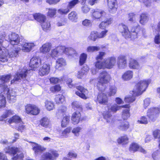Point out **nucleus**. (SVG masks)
Segmentation results:
<instances>
[{"instance_id": "nucleus-1", "label": "nucleus", "mask_w": 160, "mask_h": 160, "mask_svg": "<svg viewBox=\"0 0 160 160\" xmlns=\"http://www.w3.org/2000/svg\"><path fill=\"white\" fill-rule=\"evenodd\" d=\"M4 38V37L0 38V53H4L5 52L11 58L18 56L19 52L21 50L20 47V38L19 35L15 33H12L11 36H9V44L13 49L9 52L5 47L2 46Z\"/></svg>"}, {"instance_id": "nucleus-2", "label": "nucleus", "mask_w": 160, "mask_h": 160, "mask_svg": "<svg viewBox=\"0 0 160 160\" xmlns=\"http://www.w3.org/2000/svg\"><path fill=\"white\" fill-rule=\"evenodd\" d=\"M98 79L97 87L99 90H101L106 88V84L109 83L112 80V77L107 71H102L99 73Z\"/></svg>"}, {"instance_id": "nucleus-3", "label": "nucleus", "mask_w": 160, "mask_h": 160, "mask_svg": "<svg viewBox=\"0 0 160 160\" xmlns=\"http://www.w3.org/2000/svg\"><path fill=\"white\" fill-rule=\"evenodd\" d=\"M151 80L149 79L140 80L136 82L134 86L135 90L132 91V94L136 96L142 95L146 91L150 83Z\"/></svg>"}, {"instance_id": "nucleus-4", "label": "nucleus", "mask_w": 160, "mask_h": 160, "mask_svg": "<svg viewBox=\"0 0 160 160\" xmlns=\"http://www.w3.org/2000/svg\"><path fill=\"white\" fill-rule=\"evenodd\" d=\"M116 64V59L114 56L109 57L102 62H97L96 68L99 69H111L113 68Z\"/></svg>"}, {"instance_id": "nucleus-5", "label": "nucleus", "mask_w": 160, "mask_h": 160, "mask_svg": "<svg viewBox=\"0 0 160 160\" xmlns=\"http://www.w3.org/2000/svg\"><path fill=\"white\" fill-rule=\"evenodd\" d=\"M160 113V108L151 107L147 111V116L150 121L154 122L158 117Z\"/></svg>"}, {"instance_id": "nucleus-6", "label": "nucleus", "mask_w": 160, "mask_h": 160, "mask_svg": "<svg viewBox=\"0 0 160 160\" xmlns=\"http://www.w3.org/2000/svg\"><path fill=\"white\" fill-rule=\"evenodd\" d=\"M25 112L27 114L36 116L40 112V109L36 105L32 104H27L25 106Z\"/></svg>"}, {"instance_id": "nucleus-7", "label": "nucleus", "mask_w": 160, "mask_h": 160, "mask_svg": "<svg viewBox=\"0 0 160 160\" xmlns=\"http://www.w3.org/2000/svg\"><path fill=\"white\" fill-rule=\"evenodd\" d=\"M83 111H76L72 114L71 121L72 124L76 125L78 124L86 119V116H82L81 112Z\"/></svg>"}, {"instance_id": "nucleus-8", "label": "nucleus", "mask_w": 160, "mask_h": 160, "mask_svg": "<svg viewBox=\"0 0 160 160\" xmlns=\"http://www.w3.org/2000/svg\"><path fill=\"white\" fill-rule=\"evenodd\" d=\"M59 154L56 150H51L49 152H46L41 156L40 160H55Z\"/></svg>"}, {"instance_id": "nucleus-9", "label": "nucleus", "mask_w": 160, "mask_h": 160, "mask_svg": "<svg viewBox=\"0 0 160 160\" xmlns=\"http://www.w3.org/2000/svg\"><path fill=\"white\" fill-rule=\"evenodd\" d=\"M76 88L78 90L75 92L77 96L84 100L88 98L87 95L88 94V91L87 89L80 85L77 86Z\"/></svg>"}, {"instance_id": "nucleus-10", "label": "nucleus", "mask_w": 160, "mask_h": 160, "mask_svg": "<svg viewBox=\"0 0 160 160\" xmlns=\"http://www.w3.org/2000/svg\"><path fill=\"white\" fill-rule=\"evenodd\" d=\"M41 63V60L39 57L33 56L30 60L29 66L31 69L35 70L39 67Z\"/></svg>"}, {"instance_id": "nucleus-11", "label": "nucleus", "mask_w": 160, "mask_h": 160, "mask_svg": "<svg viewBox=\"0 0 160 160\" xmlns=\"http://www.w3.org/2000/svg\"><path fill=\"white\" fill-rule=\"evenodd\" d=\"M127 58L126 55L121 54L117 58V65L119 68H124L127 65Z\"/></svg>"}, {"instance_id": "nucleus-12", "label": "nucleus", "mask_w": 160, "mask_h": 160, "mask_svg": "<svg viewBox=\"0 0 160 160\" xmlns=\"http://www.w3.org/2000/svg\"><path fill=\"white\" fill-rule=\"evenodd\" d=\"M108 98L106 94L103 93H99L98 94L97 98L95 100L99 104L103 105H106L108 102Z\"/></svg>"}, {"instance_id": "nucleus-13", "label": "nucleus", "mask_w": 160, "mask_h": 160, "mask_svg": "<svg viewBox=\"0 0 160 160\" xmlns=\"http://www.w3.org/2000/svg\"><path fill=\"white\" fill-rule=\"evenodd\" d=\"M50 71V65L47 63H43L39 70L38 73L41 76L46 75L48 74Z\"/></svg>"}, {"instance_id": "nucleus-14", "label": "nucleus", "mask_w": 160, "mask_h": 160, "mask_svg": "<svg viewBox=\"0 0 160 160\" xmlns=\"http://www.w3.org/2000/svg\"><path fill=\"white\" fill-rule=\"evenodd\" d=\"M108 31H102L100 33H98L97 32L93 31L91 32L88 38L90 40L94 41L98 38H103L106 35V33Z\"/></svg>"}, {"instance_id": "nucleus-15", "label": "nucleus", "mask_w": 160, "mask_h": 160, "mask_svg": "<svg viewBox=\"0 0 160 160\" xmlns=\"http://www.w3.org/2000/svg\"><path fill=\"white\" fill-rule=\"evenodd\" d=\"M108 5L109 9V11L111 13H115L118 8V2L117 0H108Z\"/></svg>"}, {"instance_id": "nucleus-16", "label": "nucleus", "mask_w": 160, "mask_h": 160, "mask_svg": "<svg viewBox=\"0 0 160 160\" xmlns=\"http://www.w3.org/2000/svg\"><path fill=\"white\" fill-rule=\"evenodd\" d=\"M122 35L126 38L134 39L137 38L138 33L136 31H123L122 32Z\"/></svg>"}, {"instance_id": "nucleus-17", "label": "nucleus", "mask_w": 160, "mask_h": 160, "mask_svg": "<svg viewBox=\"0 0 160 160\" xmlns=\"http://www.w3.org/2000/svg\"><path fill=\"white\" fill-rule=\"evenodd\" d=\"M91 13L93 18L95 19L102 18L103 17H106L107 15L105 12L100 10H92Z\"/></svg>"}, {"instance_id": "nucleus-18", "label": "nucleus", "mask_w": 160, "mask_h": 160, "mask_svg": "<svg viewBox=\"0 0 160 160\" xmlns=\"http://www.w3.org/2000/svg\"><path fill=\"white\" fill-rule=\"evenodd\" d=\"M6 153L14 156L18 152H19V150L18 148L15 147H10L8 146L6 147L4 149Z\"/></svg>"}, {"instance_id": "nucleus-19", "label": "nucleus", "mask_w": 160, "mask_h": 160, "mask_svg": "<svg viewBox=\"0 0 160 160\" xmlns=\"http://www.w3.org/2000/svg\"><path fill=\"white\" fill-rule=\"evenodd\" d=\"M117 142L118 144L125 145L129 143V138L127 135L124 134L118 137L117 140Z\"/></svg>"}, {"instance_id": "nucleus-20", "label": "nucleus", "mask_w": 160, "mask_h": 160, "mask_svg": "<svg viewBox=\"0 0 160 160\" xmlns=\"http://www.w3.org/2000/svg\"><path fill=\"white\" fill-rule=\"evenodd\" d=\"M29 17H32L37 22L40 23L45 21L47 18L46 16L41 13H36L35 14L29 15Z\"/></svg>"}, {"instance_id": "nucleus-21", "label": "nucleus", "mask_w": 160, "mask_h": 160, "mask_svg": "<svg viewBox=\"0 0 160 160\" xmlns=\"http://www.w3.org/2000/svg\"><path fill=\"white\" fill-rule=\"evenodd\" d=\"M129 67L131 69H138L140 68V65L137 60L131 58L129 60Z\"/></svg>"}, {"instance_id": "nucleus-22", "label": "nucleus", "mask_w": 160, "mask_h": 160, "mask_svg": "<svg viewBox=\"0 0 160 160\" xmlns=\"http://www.w3.org/2000/svg\"><path fill=\"white\" fill-rule=\"evenodd\" d=\"M38 126L47 128L50 126V121L49 119L47 117H44L42 118L39 121Z\"/></svg>"}, {"instance_id": "nucleus-23", "label": "nucleus", "mask_w": 160, "mask_h": 160, "mask_svg": "<svg viewBox=\"0 0 160 160\" xmlns=\"http://www.w3.org/2000/svg\"><path fill=\"white\" fill-rule=\"evenodd\" d=\"M89 68L87 65L84 66L81 69V70L78 71L77 74V77L78 79H82L83 76L86 75L89 70Z\"/></svg>"}, {"instance_id": "nucleus-24", "label": "nucleus", "mask_w": 160, "mask_h": 160, "mask_svg": "<svg viewBox=\"0 0 160 160\" xmlns=\"http://www.w3.org/2000/svg\"><path fill=\"white\" fill-rule=\"evenodd\" d=\"M29 143L33 144L32 149L34 151L35 154H38V152H42L45 150L46 149L42 147L41 145L38 143L32 142H30Z\"/></svg>"}, {"instance_id": "nucleus-25", "label": "nucleus", "mask_w": 160, "mask_h": 160, "mask_svg": "<svg viewBox=\"0 0 160 160\" xmlns=\"http://www.w3.org/2000/svg\"><path fill=\"white\" fill-rule=\"evenodd\" d=\"M51 45L49 42H46L43 44L40 48L41 52L46 54L49 52L51 49Z\"/></svg>"}, {"instance_id": "nucleus-26", "label": "nucleus", "mask_w": 160, "mask_h": 160, "mask_svg": "<svg viewBox=\"0 0 160 160\" xmlns=\"http://www.w3.org/2000/svg\"><path fill=\"white\" fill-rule=\"evenodd\" d=\"M28 71V70H26L23 72L21 73L17 72L16 73L14 76L15 78L16 81H19V80H21V79L25 78L27 76Z\"/></svg>"}, {"instance_id": "nucleus-27", "label": "nucleus", "mask_w": 160, "mask_h": 160, "mask_svg": "<svg viewBox=\"0 0 160 160\" xmlns=\"http://www.w3.org/2000/svg\"><path fill=\"white\" fill-rule=\"evenodd\" d=\"M133 76V72L131 70H127L122 75V78L125 81H128L131 79Z\"/></svg>"}, {"instance_id": "nucleus-28", "label": "nucleus", "mask_w": 160, "mask_h": 160, "mask_svg": "<svg viewBox=\"0 0 160 160\" xmlns=\"http://www.w3.org/2000/svg\"><path fill=\"white\" fill-rule=\"evenodd\" d=\"M14 114L13 111L11 109L6 110L1 116H0V121H3L5 119H6Z\"/></svg>"}, {"instance_id": "nucleus-29", "label": "nucleus", "mask_w": 160, "mask_h": 160, "mask_svg": "<svg viewBox=\"0 0 160 160\" xmlns=\"http://www.w3.org/2000/svg\"><path fill=\"white\" fill-rule=\"evenodd\" d=\"M139 145L135 142H132L130 145L128 150L130 152L134 153L138 151L139 148Z\"/></svg>"}, {"instance_id": "nucleus-30", "label": "nucleus", "mask_w": 160, "mask_h": 160, "mask_svg": "<svg viewBox=\"0 0 160 160\" xmlns=\"http://www.w3.org/2000/svg\"><path fill=\"white\" fill-rule=\"evenodd\" d=\"M8 122L9 123L11 124L12 122L19 123L22 122V119L19 116L15 115L10 118Z\"/></svg>"}, {"instance_id": "nucleus-31", "label": "nucleus", "mask_w": 160, "mask_h": 160, "mask_svg": "<svg viewBox=\"0 0 160 160\" xmlns=\"http://www.w3.org/2000/svg\"><path fill=\"white\" fill-rule=\"evenodd\" d=\"M34 46V43H33L26 42L23 45L22 49L25 52H29L31 50Z\"/></svg>"}, {"instance_id": "nucleus-32", "label": "nucleus", "mask_w": 160, "mask_h": 160, "mask_svg": "<svg viewBox=\"0 0 160 160\" xmlns=\"http://www.w3.org/2000/svg\"><path fill=\"white\" fill-rule=\"evenodd\" d=\"M8 53H6V52L4 53H0V67L4 65L3 63L8 61V59L7 58Z\"/></svg>"}, {"instance_id": "nucleus-33", "label": "nucleus", "mask_w": 160, "mask_h": 160, "mask_svg": "<svg viewBox=\"0 0 160 160\" xmlns=\"http://www.w3.org/2000/svg\"><path fill=\"white\" fill-rule=\"evenodd\" d=\"M130 127L129 123L127 121H125L121 123L120 125L118 126L119 129L122 131L127 130Z\"/></svg>"}, {"instance_id": "nucleus-34", "label": "nucleus", "mask_w": 160, "mask_h": 160, "mask_svg": "<svg viewBox=\"0 0 160 160\" xmlns=\"http://www.w3.org/2000/svg\"><path fill=\"white\" fill-rule=\"evenodd\" d=\"M72 108L75 111H83V108L82 105H80L78 102L76 101L73 102L71 104Z\"/></svg>"}, {"instance_id": "nucleus-35", "label": "nucleus", "mask_w": 160, "mask_h": 160, "mask_svg": "<svg viewBox=\"0 0 160 160\" xmlns=\"http://www.w3.org/2000/svg\"><path fill=\"white\" fill-rule=\"evenodd\" d=\"M12 77L11 74L3 75L0 76V80L3 82L2 84L8 82Z\"/></svg>"}, {"instance_id": "nucleus-36", "label": "nucleus", "mask_w": 160, "mask_h": 160, "mask_svg": "<svg viewBox=\"0 0 160 160\" xmlns=\"http://www.w3.org/2000/svg\"><path fill=\"white\" fill-rule=\"evenodd\" d=\"M67 108L65 106L62 105L60 106L58 109L57 114L58 116H63L67 110Z\"/></svg>"}, {"instance_id": "nucleus-37", "label": "nucleus", "mask_w": 160, "mask_h": 160, "mask_svg": "<svg viewBox=\"0 0 160 160\" xmlns=\"http://www.w3.org/2000/svg\"><path fill=\"white\" fill-rule=\"evenodd\" d=\"M103 118L107 122H109L112 120V115L110 113L109 111H105L102 113Z\"/></svg>"}, {"instance_id": "nucleus-38", "label": "nucleus", "mask_w": 160, "mask_h": 160, "mask_svg": "<svg viewBox=\"0 0 160 160\" xmlns=\"http://www.w3.org/2000/svg\"><path fill=\"white\" fill-rule=\"evenodd\" d=\"M152 135L155 139L158 138V147L160 149V130L156 129L153 131Z\"/></svg>"}, {"instance_id": "nucleus-39", "label": "nucleus", "mask_w": 160, "mask_h": 160, "mask_svg": "<svg viewBox=\"0 0 160 160\" xmlns=\"http://www.w3.org/2000/svg\"><path fill=\"white\" fill-rule=\"evenodd\" d=\"M72 130V128L71 127H68L65 128L62 132L61 136L62 137L67 138L69 134L71 132Z\"/></svg>"}, {"instance_id": "nucleus-40", "label": "nucleus", "mask_w": 160, "mask_h": 160, "mask_svg": "<svg viewBox=\"0 0 160 160\" xmlns=\"http://www.w3.org/2000/svg\"><path fill=\"white\" fill-rule=\"evenodd\" d=\"M148 15L146 13H142L140 16V22L142 24H144L148 20Z\"/></svg>"}, {"instance_id": "nucleus-41", "label": "nucleus", "mask_w": 160, "mask_h": 160, "mask_svg": "<svg viewBox=\"0 0 160 160\" xmlns=\"http://www.w3.org/2000/svg\"><path fill=\"white\" fill-rule=\"evenodd\" d=\"M70 117L65 116L64 117L61 121V126L62 128H65L68 124L70 121Z\"/></svg>"}, {"instance_id": "nucleus-42", "label": "nucleus", "mask_w": 160, "mask_h": 160, "mask_svg": "<svg viewBox=\"0 0 160 160\" xmlns=\"http://www.w3.org/2000/svg\"><path fill=\"white\" fill-rule=\"evenodd\" d=\"M112 19L110 18L106 21L102 22L99 25V27L100 29L105 30V29L108 25L110 24L112 22Z\"/></svg>"}, {"instance_id": "nucleus-43", "label": "nucleus", "mask_w": 160, "mask_h": 160, "mask_svg": "<svg viewBox=\"0 0 160 160\" xmlns=\"http://www.w3.org/2000/svg\"><path fill=\"white\" fill-rule=\"evenodd\" d=\"M87 58V55L84 53H82L79 57V64L82 66L86 62Z\"/></svg>"}, {"instance_id": "nucleus-44", "label": "nucleus", "mask_w": 160, "mask_h": 160, "mask_svg": "<svg viewBox=\"0 0 160 160\" xmlns=\"http://www.w3.org/2000/svg\"><path fill=\"white\" fill-rule=\"evenodd\" d=\"M106 55V53L104 52H99L98 54L96 56L95 59L97 61L95 63V66L96 68V63L97 62H101L100 60H102Z\"/></svg>"}, {"instance_id": "nucleus-45", "label": "nucleus", "mask_w": 160, "mask_h": 160, "mask_svg": "<svg viewBox=\"0 0 160 160\" xmlns=\"http://www.w3.org/2000/svg\"><path fill=\"white\" fill-rule=\"evenodd\" d=\"M130 109H124L122 112V118L124 120L127 119L130 117Z\"/></svg>"}, {"instance_id": "nucleus-46", "label": "nucleus", "mask_w": 160, "mask_h": 160, "mask_svg": "<svg viewBox=\"0 0 160 160\" xmlns=\"http://www.w3.org/2000/svg\"><path fill=\"white\" fill-rule=\"evenodd\" d=\"M61 87L59 84L55 85L50 87L49 89L51 92L55 93L61 90Z\"/></svg>"}, {"instance_id": "nucleus-47", "label": "nucleus", "mask_w": 160, "mask_h": 160, "mask_svg": "<svg viewBox=\"0 0 160 160\" xmlns=\"http://www.w3.org/2000/svg\"><path fill=\"white\" fill-rule=\"evenodd\" d=\"M45 106L47 109L49 111L52 110L54 107V104L52 102L48 100L46 101Z\"/></svg>"}, {"instance_id": "nucleus-48", "label": "nucleus", "mask_w": 160, "mask_h": 160, "mask_svg": "<svg viewBox=\"0 0 160 160\" xmlns=\"http://www.w3.org/2000/svg\"><path fill=\"white\" fill-rule=\"evenodd\" d=\"M79 0H72L68 2L67 8L69 11L79 2Z\"/></svg>"}, {"instance_id": "nucleus-49", "label": "nucleus", "mask_w": 160, "mask_h": 160, "mask_svg": "<svg viewBox=\"0 0 160 160\" xmlns=\"http://www.w3.org/2000/svg\"><path fill=\"white\" fill-rule=\"evenodd\" d=\"M136 98L133 95H129L125 97L124 100L125 102L130 104L135 101Z\"/></svg>"}, {"instance_id": "nucleus-50", "label": "nucleus", "mask_w": 160, "mask_h": 160, "mask_svg": "<svg viewBox=\"0 0 160 160\" xmlns=\"http://www.w3.org/2000/svg\"><path fill=\"white\" fill-rule=\"evenodd\" d=\"M41 27L43 29H48L50 27V22L48 20L47 18L46 20L41 23Z\"/></svg>"}, {"instance_id": "nucleus-51", "label": "nucleus", "mask_w": 160, "mask_h": 160, "mask_svg": "<svg viewBox=\"0 0 160 160\" xmlns=\"http://www.w3.org/2000/svg\"><path fill=\"white\" fill-rule=\"evenodd\" d=\"M68 18L72 21H75L78 18V16L77 12L72 11L68 14Z\"/></svg>"}, {"instance_id": "nucleus-52", "label": "nucleus", "mask_w": 160, "mask_h": 160, "mask_svg": "<svg viewBox=\"0 0 160 160\" xmlns=\"http://www.w3.org/2000/svg\"><path fill=\"white\" fill-rule=\"evenodd\" d=\"M137 122L139 124H146L148 123V121L146 116H142L137 121Z\"/></svg>"}, {"instance_id": "nucleus-53", "label": "nucleus", "mask_w": 160, "mask_h": 160, "mask_svg": "<svg viewBox=\"0 0 160 160\" xmlns=\"http://www.w3.org/2000/svg\"><path fill=\"white\" fill-rule=\"evenodd\" d=\"M117 92V88L114 86H111L109 88V91L108 92V96L111 97L114 95Z\"/></svg>"}, {"instance_id": "nucleus-54", "label": "nucleus", "mask_w": 160, "mask_h": 160, "mask_svg": "<svg viewBox=\"0 0 160 160\" xmlns=\"http://www.w3.org/2000/svg\"><path fill=\"white\" fill-rule=\"evenodd\" d=\"M57 10L55 8H49L47 13V16L50 18L53 17L56 15Z\"/></svg>"}, {"instance_id": "nucleus-55", "label": "nucleus", "mask_w": 160, "mask_h": 160, "mask_svg": "<svg viewBox=\"0 0 160 160\" xmlns=\"http://www.w3.org/2000/svg\"><path fill=\"white\" fill-rule=\"evenodd\" d=\"M100 49L99 47L96 46H89L87 48V51L90 52H93L95 51H98Z\"/></svg>"}, {"instance_id": "nucleus-56", "label": "nucleus", "mask_w": 160, "mask_h": 160, "mask_svg": "<svg viewBox=\"0 0 160 160\" xmlns=\"http://www.w3.org/2000/svg\"><path fill=\"white\" fill-rule=\"evenodd\" d=\"M3 95V94H2ZM6 100L5 97L3 95H0V108H4L6 106Z\"/></svg>"}, {"instance_id": "nucleus-57", "label": "nucleus", "mask_w": 160, "mask_h": 160, "mask_svg": "<svg viewBox=\"0 0 160 160\" xmlns=\"http://www.w3.org/2000/svg\"><path fill=\"white\" fill-rule=\"evenodd\" d=\"M59 50H58V48H55L52 49L50 53V56L53 58L57 57L58 56V54L59 52Z\"/></svg>"}, {"instance_id": "nucleus-58", "label": "nucleus", "mask_w": 160, "mask_h": 160, "mask_svg": "<svg viewBox=\"0 0 160 160\" xmlns=\"http://www.w3.org/2000/svg\"><path fill=\"white\" fill-rule=\"evenodd\" d=\"M57 64L59 67H62L66 65L65 60L62 58H58L56 61Z\"/></svg>"}, {"instance_id": "nucleus-59", "label": "nucleus", "mask_w": 160, "mask_h": 160, "mask_svg": "<svg viewBox=\"0 0 160 160\" xmlns=\"http://www.w3.org/2000/svg\"><path fill=\"white\" fill-rule=\"evenodd\" d=\"M120 106H118L117 104H115L112 105L108 109V110L109 111L115 112L117 111L120 110Z\"/></svg>"}, {"instance_id": "nucleus-60", "label": "nucleus", "mask_w": 160, "mask_h": 160, "mask_svg": "<svg viewBox=\"0 0 160 160\" xmlns=\"http://www.w3.org/2000/svg\"><path fill=\"white\" fill-rule=\"evenodd\" d=\"M64 98V96L62 94L57 95L55 98L56 102L57 103H62Z\"/></svg>"}, {"instance_id": "nucleus-61", "label": "nucleus", "mask_w": 160, "mask_h": 160, "mask_svg": "<svg viewBox=\"0 0 160 160\" xmlns=\"http://www.w3.org/2000/svg\"><path fill=\"white\" fill-rule=\"evenodd\" d=\"M70 11L67 8L66 9L60 8L58 10V12L60 15H64L67 14Z\"/></svg>"}, {"instance_id": "nucleus-62", "label": "nucleus", "mask_w": 160, "mask_h": 160, "mask_svg": "<svg viewBox=\"0 0 160 160\" xmlns=\"http://www.w3.org/2000/svg\"><path fill=\"white\" fill-rule=\"evenodd\" d=\"M70 48H66L64 46H61L59 47V50L60 53H62L67 54L69 52Z\"/></svg>"}, {"instance_id": "nucleus-63", "label": "nucleus", "mask_w": 160, "mask_h": 160, "mask_svg": "<svg viewBox=\"0 0 160 160\" xmlns=\"http://www.w3.org/2000/svg\"><path fill=\"white\" fill-rule=\"evenodd\" d=\"M24 158V155L22 153H21L19 154H17L15 156H14L12 158V159L13 160H22Z\"/></svg>"}, {"instance_id": "nucleus-64", "label": "nucleus", "mask_w": 160, "mask_h": 160, "mask_svg": "<svg viewBox=\"0 0 160 160\" xmlns=\"http://www.w3.org/2000/svg\"><path fill=\"white\" fill-rule=\"evenodd\" d=\"M49 81L51 83L55 84L58 82L60 80L58 78L51 77L50 78Z\"/></svg>"}]
</instances>
